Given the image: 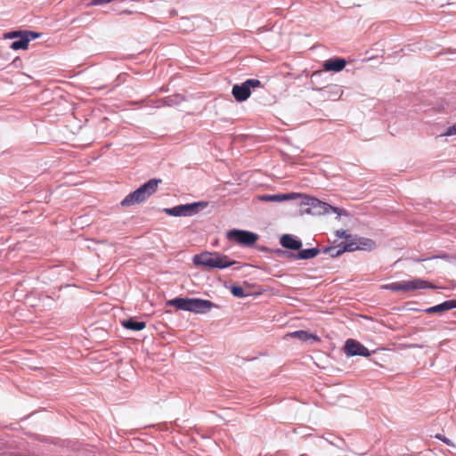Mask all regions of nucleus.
Returning a JSON list of instances; mask_svg holds the SVG:
<instances>
[{
  "label": "nucleus",
  "instance_id": "nucleus-19",
  "mask_svg": "<svg viewBox=\"0 0 456 456\" xmlns=\"http://www.w3.org/2000/svg\"><path fill=\"white\" fill-rule=\"evenodd\" d=\"M319 249L315 248L303 249L297 253V257L300 259H311L319 254Z\"/></svg>",
  "mask_w": 456,
  "mask_h": 456
},
{
  "label": "nucleus",
  "instance_id": "nucleus-23",
  "mask_svg": "<svg viewBox=\"0 0 456 456\" xmlns=\"http://www.w3.org/2000/svg\"><path fill=\"white\" fill-rule=\"evenodd\" d=\"M436 438L443 441L444 444H446L448 445L453 446V444L451 440H449L448 438H446L445 436H444L440 434L436 435Z\"/></svg>",
  "mask_w": 456,
  "mask_h": 456
},
{
  "label": "nucleus",
  "instance_id": "nucleus-20",
  "mask_svg": "<svg viewBox=\"0 0 456 456\" xmlns=\"http://www.w3.org/2000/svg\"><path fill=\"white\" fill-rule=\"evenodd\" d=\"M230 291L236 297H245L248 296L240 286H232Z\"/></svg>",
  "mask_w": 456,
  "mask_h": 456
},
{
  "label": "nucleus",
  "instance_id": "nucleus-15",
  "mask_svg": "<svg viewBox=\"0 0 456 456\" xmlns=\"http://www.w3.org/2000/svg\"><path fill=\"white\" fill-rule=\"evenodd\" d=\"M281 244L282 247L292 250H298L302 247V242L289 234H285L281 238Z\"/></svg>",
  "mask_w": 456,
  "mask_h": 456
},
{
  "label": "nucleus",
  "instance_id": "nucleus-8",
  "mask_svg": "<svg viewBox=\"0 0 456 456\" xmlns=\"http://www.w3.org/2000/svg\"><path fill=\"white\" fill-rule=\"evenodd\" d=\"M340 237H345L346 240L341 242L338 248H330L328 249L329 254L331 256H338L345 251H355L358 250V237H351L346 234V232H341Z\"/></svg>",
  "mask_w": 456,
  "mask_h": 456
},
{
  "label": "nucleus",
  "instance_id": "nucleus-2",
  "mask_svg": "<svg viewBox=\"0 0 456 456\" xmlns=\"http://www.w3.org/2000/svg\"><path fill=\"white\" fill-rule=\"evenodd\" d=\"M167 305L175 306L179 310L189 311L195 314H204L216 305L207 299L175 297L167 302Z\"/></svg>",
  "mask_w": 456,
  "mask_h": 456
},
{
  "label": "nucleus",
  "instance_id": "nucleus-4",
  "mask_svg": "<svg viewBox=\"0 0 456 456\" xmlns=\"http://www.w3.org/2000/svg\"><path fill=\"white\" fill-rule=\"evenodd\" d=\"M208 205L207 201H199L165 208L164 212L172 216H191L206 208Z\"/></svg>",
  "mask_w": 456,
  "mask_h": 456
},
{
  "label": "nucleus",
  "instance_id": "nucleus-12",
  "mask_svg": "<svg viewBox=\"0 0 456 456\" xmlns=\"http://www.w3.org/2000/svg\"><path fill=\"white\" fill-rule=\"evenodd\" d=\"M299 196V193H281L274 195H259L257 200L260 201H267V202H281L284 200H289L297 199Z\"/></svg>",
  "mask_w": 456,
  "mask_h": 456
},
{
  "label": "nucleus",
  "instance_id": "nucleus-17",
  "mask_svg": "<svg viewBox=\"0 0 456 456\" xmlns=\"http://www.w3.org/2000/svg\"><path fill=\"white\" fill-rule=\"evenodd\" d=\"M124 328L131 330H142L146 327L145 322H137L132 318L121 322Z\"/></svg>",
  "mask_w": 456,
  "mask_h": 456
},
{
  "label": "nucleus",
  "instance_id": "nucleus-3",
  "mask_svg": "<svg viewBox=\"0 0 456 456\" xmlns=\"http://www.w3.org/2000/svg\"><path fill=\"white\" fill-rule=\"evenodd\" d=\"M160 183V179L153 178L149 180L147 183L140 186L137 190L129 193L121 201V205L124 207H127L143 202L157 191L158 186Z\"/></svg>",
  "mask_w": 456,
  "mask_h": 456
},
{
  "label": "nucleus",
  "instance_id": "nucleus-1",
  "mask_svg": "<svg viewBox=\"0 0 456 456\" xmlns=\"http://www.w3.org/2000/svg\"><path fill=\"white\" fill-rule=\"evenodd\" d=\"M192 261L197 266H204L210 269H224L235 264V261L231 260L227 256L218 252L208 251L195 255Z\"/></svg>",
  "mask_w": 456,
  "mask_h": 456
},
{
  "label": "nucleus",
  "instance_id": "nucleus-18",
  "mask_svg": "<svg viewBox=\"0 0 456 456\" xmlns=\"http://www.w3.org/2000/svg\"><path fill=\"white\" fill-rule=\"evenodd\" d=\"M358 250H371L376 247L374 240L363 237H358Z\"/></svg>",
  "mask_w": 456,
  "mask_h": 456
},
{
  "label": "nucleus",
  "instance_id": "nucleus-21",
  "mask_svg": "<svg viewBox=\"0 0 456 456\" xmlns=\"http://www.w3.org/2000/svg\"><path fill=\"white\" fill-rule=\"evenodd\" d=\"M23 35L25 37H27L28 39V43L31 41V40H34L37 37H39V34L37 33V32H33V31H22Z\"/></svg>",
  "mask_w": 456,
  "mask_h": 456
},
{
  "label": "nucleus",
  "instance_id": "nucleus-10",
  "mask_svg": "<svg viewBox=\"0 0 456 456\" xmlns=\"http://www.w3.org/2000/svg\"><path fill=\"white\" fill-rule=\"evenodd\" d=\"M345 349L348 355H362V356H369L370 355V352H369L368 348H366L361 343H359L354 339H348L346 342Z\"/></svg>",
  "mask_w": 456,
  "mask_h": 456
},
{
  "label": "nucleus",
  "instance_id": "nucleus-14",
  "mask_svg": "<svg viewBox=\"0 0 456 456\" xmlns=\"http://www.w3.org/2000/svg\"><path fill=\"white\" fill-rule=\"evenodd\" d=\"M453 308H456V300L455 299L447 300L439 305L429 307V308L426 309V313H428V314L442 313V312H446V311L452 310Z\"/></svg>",
  "mask_w": 456,
  "mask_h": 456
},
{
  "label": "nucleus",
  "instance_id": "nucleus-16",
  "mask_svg": "<svg viewBox=\"0 0 456 456\" xmlns=\"http://www.w3.org/2000/svg\"><path fill=\"white\" fill-rule=\"evenodd\" d=\"M285 338H297L302 341H307V340H314V341H320V338L318 336L309 333L305 330H297L294 332L288 333Z\"/></svg>",
  "mask_w": 456,
  "mask_h": 456
},
{
  "label": "nucleus",
  "instance_id": "nucleus-6",
  "mask_svg": "<svg viewBox=\"0 0 456 456\" xmlns=\"http://www.w3.org/2000/svg\"><path fill=\"white\" fill-rule=\"evenodd\" d=\"M297 198H302L301 205L306 207L301 210L302 213L311 214V215H321L323 213H327L330 205L325 202H322L315 198L309 197L306 195L299 194Z\"/></svg>",
  "mask_w": 456,
  "mask_h": 456
},
{
  "label": "nucleus",
  "instance_id": "nucleus-7",
  "mask_svg": "<svg viewBox=\"0 0 456 456\" xmlns=\"http://www.w3.org/2000/svg\"><path fill=\"white\" fill-rule=\"evenodd\" d=\"M261 86V82L258 79H248L241 85H234L232 89V94L237 102H244L249 98L251 94L250 88H256Z\"/></svg>",
  "mask_w": 456,
  "mask_h": 456
},
{
  "label": "nucleus",
  "instance_id": "nucleus-11",
  "mask_svg": "<svg viewBox=\"0 0 456 456\" xmlns=\"http://www.w3.org/2000/svg\"><path fill=\"white\" fill-rule=\"evenodd\" d=\"M9 38L19 37L18 40L14 41L11 45V48L13 50L27 49L28 46V39L24 37L22 31H12L6 35Z\"/></svg>",
  "mask_w": 456,
  "mask_h": 456
},
{
  "label": "nucleus",
  "instance_id": "nucleus-22",
  "mask_svg": "<svg viewBox=\"0 0 456 456\" xmlns=\"http://www.w3.org/2000/svg\"><path fill=\"white\" fill-rule=\"evenodd\" d=\"M456 134V123L448 127L447 130L443 134L444 136H451Z\"/></svg>",
  "mask_w": 456,
  "mask_h": 456
},
{
  "label": "nucleus",
  "instance_id": "nucleus-5",
  "mask_svg": "<svg viewBox=\"0 0 456 456\" xmlns=\"http://www.w3.org/2000/svg\"><path fill=\"white\" fill-rule=\"evenodd\" d=\"M435 288L427 281L420 279H414L412 281H396L382 286V289H389L392 291H410L420 289Z\"/></svg>",
  "mask_w": 456,
  "mask_h": 456
},
{
  "label": "nucleus",
  "instance_id": "nucleus-9",
  "mask_svg": "<svg viewBox=\"0 0 456 456\" xmlns=\"http://www.w3.org/2000/svg\"><path fill=\"white\" fill-rule=\"evenodd\" d=\"M227 238L230 240H234L239 244L250 246L257 240L258 236L251 232L232 230L227 233Z\"/></svg>",
  "mask_w": 456,
  "mask_h": 456
},
{
  "label": "nucleus",
  "instance_id": "nucleus-13",
  "mask_svg": "<svg viewBox=\"0 0 456 456\" xmlns=\"http://www.w3.org/2000/svg\"><path fill=\"white\" fill-rule=\"evenodd\" d=\"M346 65V61L343 58H332L323 62V69L325 71L339 72Z\"/></svg>",
  "mask_w": 456,
  "mask_h": 456
}]
</instances>
